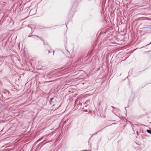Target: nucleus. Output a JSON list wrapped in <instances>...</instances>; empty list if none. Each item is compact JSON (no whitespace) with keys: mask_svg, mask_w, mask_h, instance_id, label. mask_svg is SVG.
I'll return each instance as SVG.
<instances>
[{"mask_svg":"<svg viewBox=\"0 0 151 151\" xmlns=\"http://www.w3.org/2000/svg\"><path fill=\"white\" fill-rule=\"evenodd\" d=\"M33 37V38H35V37H36V36L34 35H32L31 36H29V37Z\"/></svg>","mask_w":151,"mask_h":151,"instance_id":"423d86ee","label":"nucleus"},{"mask_svg":"<svg viewBox=\"0 0 151 151\" xmlns=\"http://www.w3.org/2000/svg\"><path fill=\"white\" fill-rule=\"evenodd\" d=\"M85 111H86V112H88V110L87 109H86Z\"/></svg>","mask_w":151,"mask_h":151,"instance_id":"1a4fd4ad","label":"nucleus"},{"mask_svg":"<svg viewBox=\"0 0 151 151\" xmlns=\"http://www.w3.org/2000/svg\"><path fill=\"white\" fill-rule=\"evenodd\" d=\"M112 107L113 108H114V107L112 106Z\"/></svg>","mask_w":151,"mask_h":151,"instance_id":"ddd939ff","label":"nucleus"},{"mask_svg":"<svg viewBox=\"0 0 151 151\" xmlns=\"http://www.w3.org/2000/svg\"><path fill=\"white\" fill-rule=\"evenodd\" d=\"M137 135H138V132H137Z\"/></svg>","mask_w":151,"mask_h":151,"instance_id":"9b49d317","label":"nucleus"},{"mask_svg":"<svg viewBox=\"0 0 151 151\" xmlns=\"http://www.w3.org/2000/svg\"><path fill=\"white\" fill-rule=\"evenodd\" d=\"M9 39H8V40H9Z\"/></svg>","mask_w":151,"mask_h":151,"instance_id":"f3484780","label":"nucleus"},{"mask_svg":"<svg viewBox=\"0 0 151 151\" xmlns=\"http://www.w3.org/2000/svg\"><path fill=\"white\" fill-rule=\"evenodd\" d=\"M52 81H46V82H51Z\"/></svg>","mask_w":151,"mask_h":151,"instance_id":"6e6552de","label":"nucleus"},{"mask_svg":"<svg viewBox=\"0 0 151 151\" xmlns=\"http://www.w3.org/2000/svg\"><path fill=\"white\" fill-rule=\"evenodd\" d=\"M151 43V41L150 42V43L147 44L146 45V46L148 45H150Z\"/></svg>","mask_w":151,"mask_h":151,"instance_id":"0eeeda50","label":"nucleus"},{"mask_svg":"<svg viewBox=\"0 0 151 151\" xmlns=\"http://www.w3.org/2000/svg\"><path fill=\"white\" fill-rule=\"evenodd\" d=\"M42 139V138H41L38 139L35 142V145L36 144L37 142H38L39 141H40Z\"/></svg>","mask_w":151,"mask_h":151,"instance_id":"7ed1b4c3","label":"nucleus"},{"mask_svg":"<svg viewBox=\"0 0 151 151\" xmlns=\"http://www.w3.org/2000/svg\"><path fill=\"white\" fill-rule=\"evenodd\" d=\"M30 29H31V30H32V28L31 27H30Z\"/></svg>","mask_w":151,"mask_h":151,"instance_id":"f8f14e48","label":"nucleus"},{"mask_svg":"<svg viewBox=\"0 0 151 151\" xmlns=\"http://www.w3.org/2000/svg\"><path fill=\"white\" fill-rule=\"evenodd\" d=\"M86 151H88V150H86Z\"/></svg>","mask_w":151,"mask_h":151,"instance_id":"dca6fc26","label":"nucleus"},{"mask_svg":"<svg viewBox=\"0 0 151 151\" xmlns=\"http://www.w3.org/2000/svg\"><path fill=\"white\" fill-rule=\"evenodd\" d=\"M84 109V107H83H83H82V109Z\"/></svg>","mask_w":151,"mask_h":151,"instance_id":"9d476101","label":"nucleus"},{"mask_svg":"<svg viewBox=\"0 0 151 151\" xmlns=\"http://www.w3.org/2000/svg\"><path fill=\"white\" fill-rule=\"evenodd\" d=\"M54 99V98L53 97L51 98V99H50V104H52L51 102H52V100Z\"/></svg>","mask_w":151,"mask_h":151,"instance_id":"20e7f679","label":"nucleus"},{"mask_svg":"<svg viewBox=\"0 0 151 151\" xmlns=\"http://www.w3.org/2000/svg\"><path fill=\"white\" fill-rule=\"evenodd\" d=\"M12 38H11V41H12Z\"/></svg>","mask_w":151,"mask_h":151,"instance_id":"4468645a","label":"nucleus"},{"mask_svg":"<svg viewBox=\"0 0 151 151\" xmlns=\"http://www.w3.org/2000/svg\"><path fill=\"white\" fill-rule=\"evenodd\" d=\"M9 39H8V40H9Z\"/></svg>","mask_w":151,"mask_h":151,"instance_id":"a211bd4d","label":"nucleus"},{"mask_svg":"<svg viewBox=\"0 0 151 151\" xmlns=\"http://www.w3.org/2000/svg\"><path fill=\"white\" fill-rule=\"evenodd\" d=\"M147 132L148 133L151 134V130L147 129Z\"/></svg>","mask_w":151,"mask_h":151,"instance_id":"39448f33","label":"nucleus"},{"mask_svg":"<svg viewBox=\"0 0 151 151\" xmlns=\"http://www.w3.org/2000/svg\"><path fill=\"white\" fill-rule=\"evenodd\" d=\"M45 52H47L48 54H49L52 52H53V55L54 53V51L52 50L51 47L48 45L45 46Z\"/></svg>","mask_w":151,"mask_h":151,"instance_id":"f03ea898","label":"nucleus"},{"mask_svg":"<svg viewBox=\"0 0 151 151\" xmlns=\"http://www.w3.org/2000/svg\"><path fill=\"white\" fill-rule=\"evenodd\" d=\"M83 99H81L79 103L77 105V104L78 101L77 100L75 102V107L76 109H80L81 108V106H82V104H83V105H84L85 104V102H84L83 103H82V101Z\"/></svg>","mask_w":151,"mask_h":151,"instance_id":"f257e3e1","label":"nucleus"},{"mask_svg":"<svg viewBox=\"0 0 151 151\" xmlns=\"http://www.w3.org/2000/svg\"><path fill=\"white\" fill-rule=\"evenodd\" d=\"M89 112H91V111H90L89 110Z\"/></svg>","mask_w":151,"mask_h":151,"instance_id":"2eb2a0df","label":"nucleus"},{"mask_svg":"<svg viewBox=\"0 0 151 151\" xmlns=\"http://www.w3.org/2000/svg\"><path fill=\"white\" fill-rule=\"evenodd\" d=\"M90 0H88V1H90Z\"/></svg>","mask_w":151,"mask_h":151,"instance_id":"6ab92c4d","label":"nucleus"}]
</instances>
